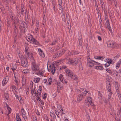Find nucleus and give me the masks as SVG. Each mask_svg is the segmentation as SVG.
Listing matches in <instances>:
<instances>
[{
  "label": "nucleus",
  "mask_w": 121,
  "mask_h": 121,
  "mask_svg": "<svg viewBox=\"0 0 121 121\" xmlns=\"http://www.w3.org/2000/svg\"><path fill=\"white\" fill-rule=\"evenodd\" d=\"M7 109L9 111L8 113L7 114V115H8L9 114H10V113L11 111V109L10 108H7Z\"/></svg>",
  "instance_id": "55"
},
{
  "label": "nucleus",
  "mask_w": 121,
  "mask_h": 121,
  "mask_svg": "<svg viewBox=\"0 0 121 121\" xmlns=\"http://www.w3.org/2000/svg\"><path fill=\"white\" fill-rule=\"evenodd\" d=\"M7 30L6 31L7 32H8L9 31V29L10 26V24L9 23V22L8 21L7 23Z\"/></svg>",
  "instance_id": "31"
},
{
  "label": "nucleus",
  "mask_w": 121,
  "mask_h": 121,
  "mask_svg": "<svg viewBox=\"0 0 121 121\" xmlns=\"http://www.w3.org/2000/svg\"><path fill=\"white\" fill-rule=\"evenodd\" d=\"M31 92L32 94L34 93L35 94V95H37L36 91H35V89H34L33 90H32Z\"/></svg>",
  "instance_id": "42"
},
{
  "label": "nucleus",
  "mask_w": 121,
  "mask_h": 121,
  "mask_svg": "<svg viewBox=\"0 0 121 121\" xmlns=\"http://www.w3.org/2000/svg\"><path fill=\"white\" fill-rule=\"evenodd\" d=\"M108 27V28L109 31L110 32H111L112 31V30H111V28L110 27V25H107V26Z\"/></svg>",
  "instance_id": "49"
},
{
  "label": "nucleus",
  "mask_w": 121,
  "mask_h": 121,
  "mask_svg": "<svg viewBox=\"0 0 121 121\" xmlns=\"http://www.w3.org/2000/svg\"><path fill=\"white\" fill-rule=\"evenodd\" d=\"M9 75H6L4 79L2 81V85L3 86H5L7 83L9 78Z\"/></svg>",
  "instance_id": "5"
},
{
  "label": "nucleus",
  "mask_w": 121,
  "mask_h": 121,
  "mask_svg": "<svg viewBox=\"0 0 121 121\" xmlns=\"http://www.w3.org/2000/svg\"><path fill=\"white\" fill-rule=\"evenodd\" d=\"M17 16H19L20 17H21V15L20 14L21 12L19 10V9L18 8H17Z\"/></svg>",
  "instance_id": "28"
},
{
  "label": "nucleus",
  "mask_w": 121,
  "mask_h": 121,
  "mask_svg": "<svg viewBox=\"0 0 121 121\" xmlns=\"http://www.w3.org/2000/svg\"><path fill=\"white\" fill-rule=\"evenodd\" d=\"M112 92H110L108 94V98L107 100H108V101L109 102V101L110 100V98L112 95Z\"/></svg>",
  "instance_id": "22"
},
{
  "label": "nucleus",
  "mask_w": 121,
  "mask_h": 121,
  "mask_svg": "<svg viewBox=\"0 0 121 121\" xmlns=\"http://www.w3.org/2000/svg\"><path fill=\"white\" fill-rule=\"evenodd\" d=\"M12 90L13 91H14L16 89V86H13L12 87Z\"/></svg>",
  "instance_id": "54"
},
{
  "label": "nucleus",
  "mask_w": 121,
  "mask_h": 121,
  "mask_svg": "<svg viewBox=\"0 0 121 121\" xmlns=\"http://www.w3.org/2000/svg\"><path fill=\"white\" fill-rule=\"evenodd\" d=\"M57 91L59 93L60 90L63 88V86L62 84L60 82H57Z\"/></svg>",
  "instance_id": "12"
},
{
  "label": "nucleus",
  "mask_w": 121,
  "mask_h": 121,
  "mask_svg": "<svg viewBox=\"0 0 121 121\" xmlns=\"http://www.w3.org/2000/svg\"><path fill=\"white\" fill-rule=\"evenodd\" d=\"M60 80L63 83H65L67 82L65 80L64 78Z\"/></svg>",
  "instance_id": "51"
},
{
  "label": "nucleus",
  "mask_w": 121,
  "mask_h": 121,
  "mask_svg": "<svg viewBox=\"0 0 121 121\" xmlns=\"http://www.w3.org/2000/svg\"><path fill=\"white\" fill-rule=\"evenodd\" d=\"M10 16L12 21H13L15 20H14L15 17L14 14L13 13H11V14H10Z\"/></svg>",
  "instance_id": "24"
},
{
  "label": "nucleus",
  "mask_w": 121,
  "mask_h": 121,
  "mask_svg": "<svg viewBox=\"0 0 121 121\" xmlns=\"http://www.w3.org/2000/svg\"><path fill=\"white\" fill-rule=\"evenodd\" d=\"M15 20L13 21V22H12L13 25V29H17V26L16 23H15Z\"/></svg>",
  "instance_id": "20"
},
{
  "label": "nucleus",
  "mask_w": 121,
  "mask_h": 121,
  "mask_svg": "<svg viewBox=\"0 0 121 121\" xmlns=\"http://www.w3.org/2000/svg\"><path fill=\"white\" fill-rule=\"evenodd\" d=\"M58 2L59 3V4L58 5V6L59 8L62 11L61 12V13L63 15H64L63 10L62 7V1H58Z\"/></svg>",
  "instance_id": "15"
},
{
  "label": "nucleus",
  "mask_w": 121,
  "mask_h": 121,
  "mask_svg": "<svg viewBox=\"0 0 121 121\" xmlns=\"http://www.w3.org/2000/svg\"><path fill=\"white\" fill-rule=\"evenodd\" d=\"M31 68L32 70L36 72V74L37 75H42V73L41 72L40 69L38 65L36 64L35 62H33L32 63Z\"/></svg>",
  "instance_id": "1"
},
{
  "label": "nucleus",
  "mask_w": 121,
  "mask_h": 121,
  "mask_svg": "<svg viewBox=\"0 0 121 121\" xmlns=\"http://www.w3.org/2000/svg\"><path fill=\"white\" fill-rule=\"evenodd\" d=\"M95 59H98L99 60H103L104 59V58L102 56H96L95 57Z\"/></svg>",
  "instance_id": "32"
},
{
  "label": "nucleus",
  "mask_w": 121,
  "mask_h": 121,
  "mask_svg": "<svg viewBox=\"0 0 121 121\" xmlns=\"http://www.w3.org/2000/svg\"><path fill=\"white\" fill-rule=\"evenodd\" d=\"M37 95H40L41 93V91L40 90L38 89L36 92Z\"/></svg>",
  "instance_id": "39"
},
{
  "label": "nucleus",
  "mask_w": 121,
  "mask_h": 121,
  "mask_svg": "<svg viewBox=\"0 0 121 121\" xmlns=\"http://www.w3.org/2000/svg\"><path fill=\"white\" fill-rule=\"evenodd\" d=\"M6 3L8 4L10 2V0H5Z\"/></svg>",
  "instance_id": "64"
},
{
  "label": "nucleus",
  "mask_w": 121,
  "mask_h": 121,
  "mask_svg": "<svg viewBox=\"0 0 121 121\" xmlns=\"http://www.w3.org/2000/svg\"><path fill=\"white\" fill-rule=\"evenodd\" d=\"M107 44L108 47H111L113 48H114L115 47V45H116L115 43L111 41H107Z\"/></svg>",
  "instance_id": "9"
},
{
  "label": "nucleus",
  "mask_w": 121,
  "mask_h": 121,
  "mask_svg": "<svg viewBox=\"0 0 121 121\" xmlns=\"http://www.w3.org/2000/svg\"><path fill=\"white\" fill-rule=\"evenodd\" d=\"M13 35H17L18 31L17 29H13Z\"/></svg>",
  "instance_id": "27"
},
{
  "label": "nucleus",
  "mask_w": 121,
  "mask_h": 121,
  "mask_svg": "<svg viewBox=\"0 0 121 121\" xmlns=\"http://www.w3.org/2000/svg\"><path fill=\"white\" fill-rule=\"evenodd\" d=\"M26 79L25 78H23L22 79V83H26Z\"/></svg>",
  "instance_id": "52"
},
{
  "label": "nucleus",
  "mask_w": 121,
  "mask_h": 121,
  "mask_svg": "<svg viewBox=\"0 0 121 121\" xmlns=\"http://www.w3.org/2000/svg\"><path fill=\"white\" fill-rule=\"evenodd\" d=\"M21 65L24 67H27L28 66L27 61L24 60H22L21 61Z\"/></svg>",
  "instance_id": "11"
},
{
  "label": "nucleus",
  "mask_w": 121,
  "mask_h": 121,
  "mask_svg": "<svg viewBox=\"0 0 121 121\" xmlns=\"http://www.w3.org/2000/svg\"><path fill=\"white\" fill-rule=\"evenodd\" d=\"M101 6L102 9H105V6L103 2L101 0H100Z\"/></svg>",
  "instance_id": "23"
},
{
  "label": "nucleus",
  "mask_w": 121,
  "mask_h": 121,
  "mask_svg": "<svg viewBox=\"0 0 121 121\" xmlns=\"http://www.w3.org/2000/svg\"><path fill=\"white\" fill-rule=\"evenodd\" d=\"M0 58L3 60H4V57L2 53L0 52Z\"/></svg>",
  "instance_id": "44"
},
{
  "label": "nucleus",
  "mask_w": 121,
  "mask_h": 121,
  "mask_svg": "<svg viewBox=\"0 0 121 121\" xmlns=\"http://www.w3.org/2000/svg\"><path fill=\"white\" fill-rule=\"evenodd\" d=\"M106 70L110 74H112L111 71L109 69H106Z\"/></svg>",
  "instance_id": "45"
},
{
  "label": "nucleus",
  "mask_w": 121,
  "mask_h": 121,
  "mask_svg": "<svg viewBox=\"0 0 121 121\" xmlns=\"http://www.w3.org/2000/svg\"><path fill=\"white\" fill-rule=\"evenodd\" d=\"M22 113V116L23 117L24 120L26 121V120L27 117L25 111L23 108H22L21 110Z\"/></svg>",
  "instance_id": "10"
},
{
  "label": "nucleus",
  "mask_w": 121,
  "mask_h": 121,
  "mask_svg": "<svg viewBox=\"0 0 121 121\" xmlns=\"http://www.w3.org/2000/svg\"><path fill=\"white\" fill-rule=\"evenodd\" d=\"M39 54L42 58H44L45 57V55L42 51L40 48L38 49Z\"/></svg>",
  "instance_id": "16"
},
{
  "label": "nucleus",
  "mask_w": 121,
  "mask_h": 121,
  "mask_svg": "<svg viewBox=\"0 0 121 121\" xmlns=\"http://www.w3.org/2000/svg\"><path fill=\"white\" fill-rule=\"evenodd\" d=\"M40 80V78H34L33 81L34 82L36 83L38 82Z\"/></svg>",
  "instance_id": "25"
},
{
  "label": "nucleus",
  "mask_w": 121,
  "mask_h": 121,
  "mask_svg": "<svg viewBox=\"0 0 121 121\" xmlns=\"http://www.w3.org/2000/svg\"><path fill=\"white\" fill-rule=\"evenodd\" d=\"M72 52H73L74 55H75L79 53V52L77 51L72 50Z\"/></svg>",
  "instance_id": "36"
},
{
  "label": "nucleus",
  "mask_w": 121,
  "mask_h": 121,
  "mask_svg": "<svg viewBox=\"0 0 121 121\" xmlns=\"http://www.w3.org/2000/svg\"><path fill=\"white\" fill-rule=\"evenodd\" d=\"M16 118L17 121H22L18 114L17 115Z\"/></svg>",
  "instance_id": "26"
},
{
  "label": "nucleus",
  "mask_w": 121,
  "mask_h": 121,
  "mask_svg": "<svg viewBox=\"0 0 121 121\" xmlns=\"http://www.w3.org/2000/svg\"><path fill=\"white\" fill-rule=\"evenodd\" d=\"M11 68L12 70L14 71V70H16L17 68L16 66L15 65H13L12 67H11Z\"/></svg>",
  "instance_id": "41"
},
{
  "label": "nucleus",
  "mask_w": 121,
  "mask_h": 121,
  "mask_svg": "<svg viewBox=\"0 0 121 121\" xmlns=\"http://www.w3.org/2000/svg\"><path fill=\"white\" fill-rule=\"evenodd\" d=\"M28 56L30 58H32L33 57L32 55V54H28V55L27 56V58L28 57Z\"/></svg>",
  "instance_id": "56"
},
{
  "label": "nucleus",
  "mask_w": 121,
  "mask_h": 121,
  "mask_svg": "<svg viewBox=\"0 0 121 121\" xmlns=\"http://www.w3.org/2000/svg\"><path fill=\"white\" fill-rule=\"evenodd\" d=\"M95 68L97 69H98L100 70H103L104 68L103 66H96Z\"/></svg>",
  "instance_id": "29"
},
{
  "label": "nucleus",
  "mask_w": 121,
  "mask_h": 121,
  "mask_svg": "<svg viewBox=\"0 0 121 121\" xmlns=\"http://www.w3.org/2000/svg\"><path fill=\"white\" fill-rule=\"evenodd\" d=\"M69 61L70 64H72L73 65H74V60H70Z\"/></svg>",
  "instance_id": "58"
},
{
  "label": "nucleus",
  "mask_w": 121,
  "mask_h": 121,
  "mask_svg": "<svg viewBox=\"0 0 121 121\" xmlns=\"http://www.w3.org/2000/svg\"><path fill=\"white\" fill-rule=\"evenodd\" d=\"M47 96V94L46 93H44L43 95V98L44 99H46Z\"/></svg>",
  "instance_id": "46"
},
{
  "label": "nucleus",
  "mask_w": 121,
  "mask_h": 121,
  "mask_svg": "<svg viewBox=\"0 0 121 121\" xmlns=\"http://www.w3.org/2000/svg\"><path fill=\"white\" fill-rule=\"evenodd\" d=\"M26 38L27 41L31 43H33L36 46L38 45L39 44L38 42L31 35L30 36H26Z\"/></svg>",
  "instance_id": "3"
},
{
  "label": "nucleus",
  "mask_w": 121,
  "mask_h": 121,
  "mask_svg": "<svg viewBox=\"0 0 121 121\" xmlns=\"http://www.w3.org/2000/svg\"><path fill=\"white\" fill-rule=\"evenodd\" d=\"M105 23L106 25H110L109 24V20L108 19V17H105Z\"/></svg>",
  "instance_id": "19"
},
{
  "label": "nucleus",
  "mask_w": 121,
  "mask_h": 121,
  "mask_svg": "<svg viewBox=\"0 0 121 121\" xmlns=\"http://www.w3.org/2000/svg\"><path fill=\"white\" fill-rule=\"evenodd\" d=\"M93 62L95 63H96V64L98 65H99L100 64V63L97 62H96L95 61L92 60H91V59L89 58H87V63H91V64H94V63H93Z\"/></svg>",
  "instance_id": "14"
},
{
  "label": "nucleus",
  "mask_w": 121,
  "mask_h": 121,
  "mask_svg": "<svg viewBox=\"0 0 121 121\" xmlns=\"http://www.w3.org/2000/svg\"><path fill=\"white\" fill-rule=\"evenodd\" d=\"M37 97V99L38 100H39L40 99V95H36Z\"/></svg>",
  "instance_id": "61"
},
{
  "label": "nucleus",
  "mask_w": 121,
  "mask_h": 121,
  "mask_svg": "<svg viewBox=\"0 0 121 121\" xmlns=\"http://www.w3.org/2000/svg\"><path fill=\"white\" fill-rule=\"evenodd\" d=\"M50 116L52 117L54 119H56V117L55 115V114L53 112H50Z\"/></svg>",
  "instance_id": "21"
},
{
  "label": "nucleus",
  "mask_w": 121,
  "mask_h": 121,
  "mask_svg": "<svg viewBox=\"0 0 121 121\" xmlns=\"http://www.w3.org/2000/svg\"><path fill=\"white\" fill-rule=\"evenodd\" d=\"M55 67L54 64H53L51 68V73L53 74H54L55 71Z\"/></svg>",
  "instance_id": "18"
},
{
  "label": "nucleus",
  "mask_w": 121,
  "mask_h": 121,
  "mask_svg": "<svg viewBox=\"0 0 121 121\" xmlns=\"http://www.w3.org/2000/svg\"><path fill=\"white\" fill-rule=\"evenodd\" d=\"M78 59H77L75 58L74 60V63L75 64V65L78 63Z\"/></svg>",
  "instance_id": "43"
},
{
  "label": "nucleus",
  "mask_w": 121,
  "mask_h": 121,
  "mask_svg": "<svg viewBox=\"0 0 121 121\" xmlns=\"http://www.w3.org/2000/svg\"><path fill=\"white\" fill-rule=\"evenodd\" d=\"M23 72L25 74L27 73L28 72L27 70H23Z\"/></svg>",
  "instance_id": "57"
},
{
  "label": "nucleus",
  "mask_w": 121,
  "mask_h": 121,
  "mask_svg": "<svg viewBox=\"0 0 121 121\" xmlns=\"http://www.w3.org/2000/svg\"><path fill=\"white\" fill-rule=\"evenodd\" d=\"M28 47H26L25 48V51L26 52V55H28L29 54V52H28Z\"/></svg>",
  "instance_id": "38"
},
{
  "label": "nucleus",
  "mask_w": 121,
  "mask_h": 121,
  "mask_svg": "<svg viewBox=\"0 0 121 121\" xmlns=\"http://www.w3.org/2000/svg\"><path fill=\"white\" fill-rule=\"evenodd\" d=\"M73 52H72V51L71 52L69 51V52L68 53V54L69 55L71 56L73 55Z\"/></svg>",
  "instance_id": "63"
},
{
  "label": "nucleus",
  "mask_w": 121,
  "mask_h": 121,
  "mask_svg": "<svg viewBox=\"0 0 121 121\" xmlns=\"http://www.w3.org/2000/svg\"><path fill=\"white\" fill-rule=\"evenodd\" d=\"M65 72L67 77H70L71 79L75 80H77L78 79L76 76L73 75V73L71 70L68 69H66Z\"/></svg>",
  "instance_id": "2"
},
{
  "label": "nucleus",
  "mask_w": 121,
  "mask_h": 121,
  "mask_svg": "<svg viewBox=\"0 0 121 121\" xmlns=\"http://www.w3.org/2000/svg\"><path fill=\"white\" fill-rule=\"evenodd\" d=\"M55 112L56 114L57 117L59 118H60V112H59L58 110H55Z\"/></svg>",
  "instance_id": "30"
},
{
  "label": "nucleus",
  "mask_w": 121,
  "mask_h": 121,
  "mask_svg": "<svg viewBox=\"0 0 121 121\" xmlns=\"http://www.w3.org/2000/svg\"><path fill=\"white\" fill-rule=\"evenodd\" d=\"M39 25H36L35 28V30L36 33L39 30Z\"/></svg>",
  "instance_id": "47"
},
{
  "label": "nucleus",
  "mask_w": 121,
  "mask_h": 121,
  "mask_svg": "<svg viewBox=\"0 0 121 121\" xmlns=\"http://www.w3.org/2000/svg\"><path fill=\"white\" fill-rule=\"evenodd\" d=\"M57 42V41L56 40L53 41H52L51 43L50 44V45L53 46L54 45L56 44Z\"/></svg>",
  "instance_id": "40"
},
{
  "label": "nucleus",
  "mask_w": 121,
  "mask_h": 121,
  "mask_svg": "<svg viewBox=\"0 0 121 121\" xmlns=\"http://www.w3.org/2000/svg\"><path fill=\"white\" fill-rule=\"evenodd\" d=\"M20 9L21 10V14L22 15H24L25 13L26 14V11L23 4H21V8Z\"/></svg>",
  "instance_id": "8"
},
{
  "label": "nucleus",
  "mask_w": 121,
  "mask_h": 121,
  "mask_svg": "<svg viewBox=\"0 0 121 121\" xmlns=\"http://www.w3.org/2000/svg\"><path fill=\"white\" fill-rule=\"evenodd\" d=\"M98 95L100 99L101 97L102 96V95L101 94V93L100 91H99L98 92Z\"/></svg>",
  "instance_id": "53"
},
{
  "label": "nucleus",
  "mask_w": 121,
  "mask_h": 121,
  "mask_svg": "<svg viewBox=\"0 0 121 121\" xmlns=\"http://www.w3.org/2000/svg\"><path fill=\"white\" fill-rule=\"evenodd\" d=\"M96 9L97 10V13L98 14L99 17V15L100 14V10L99 9L98 7H97V8H96Z\"/></svg>",
  "instance_id": "34"
},
{
  "label": "nucleus",
  "mask_w": 121,
  "mask_h": 121,
  "mask_svg": "<svg viewBox=\"0 0 121 121\" xmlns=\"http://www.w3.org/2000/svg\"><path fill=\"white\" fill-rule=\"evenodd\" d=\"M88 91H85L83 92H82L81 94L79 95L77 98V100L78 101L80 102L82 99L87 95V92H88Z\"/></svg>",
  "instance_id": "4"
},
{
  "label": "nucleus",
  "mask_w": 121,
  "mask_h": 121,
  "mask_svg": "<svg viewBox=\"0 0 121 121\" xmlns=\"http://www.w3.org/2000/svg\"><path fill=\"white\" fill-rule=\"evenodd\" d=\"M17 35H13L14 40L15 43L17 40Z\"/></svg>",
  "instance_id": "35"
},
{
  "label": "nucleus",
  "mask_w": 121,
  "mask_h": 121,
  "mask_svg": "<svg viewBox=\"0 0 121 121\" xmlns=\"http://www.w3.org/2000/svg\"><path fill=\"white\" fill-rule=\"evenodd\" d=\"M107 62L108 64V65H107L106 64H105V67H107L110 64H113L114 62L112 61V60L110 58H108L107 59Z\"/></svg>",
  "instance_id": "13"
},
{
  "label": "nucleus",
  "mask_w": 121,
  "mask_h": 121,
  "mask_svg": "<svg viewBox=\"0 0 121 121\" xmlns=\"http://www.w3.org/2000/svg\"><path fill=\"white\" fill-rule=\"evenodd\" d=\"M52 78H49L48 79V81L49 82V84L50 85L51 84L52 82Z\"/></svg>",
  "instance_id": "48"
},
{
  "label": "nucleus",
  "mask_w": 121,
  "mask_h": 121,
  "mask_svg": "<svg viewBox=\"0 0 121 121\" xmlns=\"http://www.w3.org/2000/svg\"><path fill=\"white\" fill-rule=\"evenodd\" d=\"M66 50L65 48L62 49L59 51H58L57 52V56L58 57L61 56L65 52Z\"/></svg>",
  "instance_id": "6"
},
{
  "label": "nucleus",
  "mask_w": 121,
  "mask_h": 121,
  "mask_svg": "<svg viewBox=\"0 0 121 121\" xmlns=\"http://www.w3.org/2000/svg\"><path fill=\"white\" fill-rule=\"evenodd\" d=\"M103 10H104V12L105 15V17H108V13H107V10L105 9H103Z\"/></svg>",
  "instance_id": "33"
},
{
  "label": "nucleus",
  "mask_w": 121,
  "mask_h": 121,
  "mask_svg": "<svg viewBox=\"0 0 121 121\" xmlns=\"http://www.w3.org/2000/svg\"><path fill=\"white\" fill-rule=\"evenodd\" d=\"M67 67V66H62L61 67V69H65Z\"/></svg>",
  "instance_id": "60"
},
{
  "label": "nucleus",
  "mask_w": 121,
  "mask_h": 121,
  "mask_svg": "<svg viewBox=\"0 0 121 121\" xmlns=\"http://www.w3.org/2000/svg\"><path fill=\"white\" fill-rule=\"evenodd\" d=\"M63 75L62 74H60L59 76V79L60 80L63 79Z\"/></svg>",
  "instance_id": "62"
},
{
  "label": "nucleus",
  "mask_w": 121,
  "mask_h": 121,
  "mask_svg": "<svg viewBox=\"0 0 121 121\" xmlns=\"http://www.w3.org/2000/svg\"><path fill=\"white\" fill-rule=\"evenodd\" d=\"M79 45L81 46H82V41L81 39H79Z\"/></svg>",
  "instance_id": "59"
},
{
  "label": "nucleus",
  "mask_w": 121,
  "mask_h": 121,
  "mask_svg": "<svg viewBox=\"0 0 121 121\" xmlns=\"http://www.w3.org/2000/svg\"><path fill=\"white\" fill-rule=\"evenodd\" d=\"M106 86L108 91L109 92H111V85L110 83L109 82L108 83H107Z\"/></svg>",
  "instance_id": "17"
},
{
  "label": "nucleus",
  "mask_w": 121,
  "mask_h": 121,
  "mask_svg": "<svg viewBox=\"0 0 121 121\" xmlns=\"http://www.w3.org/2000/svg\"><path fill=\"white\" fill-rule=\"evenodd\" d=\"M92 98L91 97H89L86 99V102L87 103H88V104H90L91 106H93L94 104V103L92 102Z\"/></svg>",
  "instance_id": "7"
},
{
  "label": "nucleus",
  "mask_w": 121,
  "mask_h": 121,
  "mask_svg": "<svg viewBox=\"0 0 121 121\" xmlns=\"http://www.w3.org/2000/svg\"><path fill=\"white\" fill-rule=\"evenodd\" d=\"M121 109L120 110H118L117 114L118 115H121Z\"/></svg>",
  "instance_id": "50"
},
{
  "label": "nucleus",
  "mask_w": 121,
  "mask_h": 121,
  "mask_svg": "<svg viewBox=\"0 0 121 121\" xmlns=\"http://www.w3.org/2000/svg\"><path fill=\"white\" fill-rule=\"evenodd\" d=\"M13 73L14 74V76L15 79H17V73L14 72V71H13Z\"/></svg>",
  "instance_id": "37"
}]
</instances>
